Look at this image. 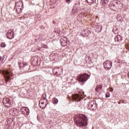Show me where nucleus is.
Returning a JSON list of instances; mask_svg holds the SVG:
<instances>
[{
	"mask_svg": "<svg viewBox=\"0 0 129 129\" xmlns=\"http://www.w3.org/2000/svg\"><path fill=\"white\" fill-rule=\"evenodd\" d=\"M74 122L76 123L78 126H86L87 125V118L84 114L76 116Z\"/></svg>",
	"mask_w": 129,
	"mask_h": 129,
	"instance_id": "obj_1",
	"label": "nucleus"
},
{
	"mask_svg": "<svg viewBox=\"0 0 129 129\" xmlns=\"http://www.w3.org/2000/svg\"><path fill=\"white\" fill-rule=\"evenodd\" d=\"M90 76L89 75L86 73L80 74L77 76V80L81 83H84V82H86L89 79Z\"/></svg>",
	"mask_w": 129,
	"mask_h": 129,
	"instance_id": "obj_2",
	"label": "nucleus"
},
{
	"mask_svg": "<svg viewBox=\"0 0 129 129\" xmlns=\"http://www.w3.org/2000/svg\"><path fill=\"white\" fill-rule=\"evenodd\" d=\"M2 73L3 74L5 81L6 84H9L10 83V79H11V73L8 71H3Z\"/></svg>",
	"mask_w": 129,
	"mask_h": 129,
	"instance_id": "obj_3",
	"label": "nucleus"
},
{
	"mask_svg": "<svg viewBox=\"0 0 129 129\" xmlns=\"http://www.w3.org/2000/svg\"><path fill=\"white\" fill-rule=\"evenodd\" d=\"M18 64L21 70H23L25 72L29 71V69H30V66L26 62L22 63L21 62H19Z\"/></svg>",
	"mask_w": 129,
	"mask_h": 129,
	"instance_id": "obj_4",
	"label": "nucleus"
},
{
	"mask_svg": "<svg viewBox=\"0 0 129 129\" xmlns=\"http://www.w3.org/2000/svg\"><path fill=\"white\" fill-rule=\"evenodd\" d=\"M21 5L20 4V3H16L15 9H16V13L17 14H19L22 13V8H24V4H23V2H22V0L21 1Z\"/></svg>",
	"mask_w": 129,
	"mask_h": 129,
	"instance_id": "obj_5",
	"label": "nucleus"
},
{
	"mask_svg": "<svg viewBox=\"0 0 129 129\" xmlns=\"http://www.w3.org/2000/svg\"><path fill=\"white\" fill-rule=\"evenodd\" d=\"M97 104L95 101H92L88 103L87 108L90 110H94L96 108Z\"/></svg>",
	"mask_w": 129,
	"mask_h": 129,
	"instance_id": "obj_6",
	"label": "nucleus"
},
{
	"mask_svg": "<svg viewBox=\"0 0 129 129\" xmlns=\"http://www.w3.org/2000/svg\"><path fill=\"white\" fill-rule=\"evenodd\" d=\"M103 66L106 70H109L112 66V62L110 60H106L103 63Z\"/></svg>",
	"mask_w": 129,
	"mask_h": 129,
	"instance_id": "obj_7",
	"label": "nucleus"
},
{
	"mask_svg": "<svg viewBox=\"0 0 129 129\" xmlns=\"http://www.w3.org/2000/svg\"><path fill=\"white\" fill-rule=\"evenodd\" d=\"M54 74L56 75V76H59L63 73V70L61 68H55L52 70Z\"/></svg>",
	"mask_w": 129,
	"mask_h": 129,
	"instance_id": "obj_8",
	"label": "nucleus"
},
{
	"mask_svg": "<svg viewBox=\"0 0 129 129\" xmlns=\"http://www.w3.org/2000/svg\"><path fill=\"white\" fill-rule=\"evenodd\" d=\"M3 102L4 105L6 106V107H10L11 106V104L12 103H11V100H10V99L9 98H4L3 100Z\"/></svg>",
	"mask_w": 129,
	"mask_h": 129,
	"instance_id": "obj_9",
	"label": "nucleus"
},
{
	"mask_svg": "<svg viewBox=\"0 0 129 129\" xmlns=\"http://www.w3.org/2000/svg\"><path fill=\"white\" fill-rule=\"evenodd\" d=\"M20 110L22 114H24L25 115H28V114L30 113V110H29V108L26 107H22L20 108Z\"/></svg>",
	"mask_w": 129,
	"mask_h": 129,
	"instance_id": "obj_10",
	"label": "nucleus"
},
{
	"mask_svg": "<svg viewBox=\"0 0 129 129\" xmlns=\"http://www.w3.org/2000/svg\"><path fill=\"white\" fill-rule=\"evenodd\" d=\"M6 36L8 39H9L10 40H12V39H14L15 37L14 36V32H13L12 30H9L8 31V33L6 34Z\"/></svg>",
	"mask_w": 129,
	"mask_h": 129,
	"instance_id": "obj_11",
	"label": "nucleus"
},
{
	"mask_svg": "<svg viewBox=\"0 0 129 129\" xmlns=\"http://www.w3.org/2000/svg\"><path fill=\"white\" fill-rule=\"evenodd\" d=\"M60 45L62 47H65L67 46V38L66 37H63L60 40Z\"/></svg>",
	"mask_w": 129,
	"mask_h": 129,
	"instance_id": "obj_12",
	"label": "nucleus"
},
{
	"mask_svg": "<svg viewBox=\"0 0 129 129\" xmlns=\"http://www.w3.org/2000/svg\"><path fill=\"white\" fill-rule=\"evenodd\" d=\"M113 6L118 9H121L122 8V3L120 1H116L113 3Z\"/></svg>",
	"mask_w": 129,
	"mask_h": 129,
	"instance_id": "obj_13",
	"label": "nucleus"
},
{
	"mask_svg": "<svg viewBox=\"0 0 129 129\" xmlns=\"http://www.w3.org/2000/svg\"><path fill=\"white\" fill-rule=\"evenodd\" d=\"M39 106L42 109H43V108H45L47 106V104H45L44 102V99L40 100Z\"/></svg>",
	"mask_w": 129,
	"mask_h": 129,
	"instance_id": "obj_14",
	"label": "nucleus"
},
{
	"mask_svg": "<svg viewBox=\"0 0 129 129\" xmlns=\"http://www.w3.org/2000/svg\"><path fill=\"white\" fill-rule=\"evenodd\" d=\"M72 98H73V100H74L75 101L78 102L81 100V99H80V96L77 94H73Z\"/></svg>",
	"mask_w": 129,
	"mask_h": 129,
	"instance_id": "obj_15",
	"label": "nucleus"
},
{
	"mask_svg": "<svg viewBox=\"0 0 129 129\" xmlns=\"http://www.w3.org/2000/svg\"><path fill=\"white\" fill-rule=\"evenodd\" d=\"M91 33V31L89 29H85L82 32V34L84 36V37H88V35Z\"/></svg>",
	"mask_w": 129,
	"mask_h": 129,
	"instance_id": "obj_16",
	"label": "nucleus"
},
{
	"mask_svg": "<svg viewBox=\"0 0 129 129\" xmlns=\"http://www.w3.org/2000/svg\"><path fill=\"white\" fill-rule=\"evenodd\" d=\"M78 7V5L77 4H75L73 10H72V14H76V13H77V12H78V9L77 8V7Z\"/></svg>",
	"mask_w": 129,
	"mask_h": 129,
	"instance_id": "obj_17",
	"label": "nucleus"
},
{
	"mask_svg": "<svg viewBox=\"0 0 129 129\" xmlns=\"http://www.w3.org/2000/svg\"><path fill=\"white\" fill-rule=\"evenodd\" d=\"M102 30V26L101 25H98L96 27V30L97 32H101V30Z\"/></svg>",
	"mask_w": 129,
	"mask_h": 129,
	"instance_id": "obj_18",
	"label": "nucleus"
},
{
	"mask_svg": "<svg viewBox=\"0 0 129 129\" xmlns=\"http://www.w3.org/2000/svg\"><path fill=\"white\" fill-rule=\"evenodd\" d=\"M101 4L103 6H106L108 4V0H101Z\"/></svg>",
	"mask_w": 129,
	"mask_h": 129,
	"instance_id": "obj_19",
	"label": "nucleus"
},
{
	"mask_svg": "<svg viewBox=\"0 0 129 129\" xmlns=\"http://www.w3.org/2000/svg\"><path fill=\"white\" fill-rule=\"evenodd\" d=\"M101 88H102V86H101V85H98L95 88L96 91L99 92V91L101 90Z\"/></svg>",
	"mask_w": 129,
	"mask_h": 129,
	"instance_id": "obj_20",
	"label": "nucleus"
},
{
	"mask_svg": "<svg viewBox=\"0 0 129 129\" xmlns=\"http://www.w3.org/2000/svg\"><path fill=\"white\" fill-rule=\"evenodd\" d=\"M116 19L118 22H122V17H121L120 15H118L116 16Z\"/></svg>",
	"mask_w": 129,
	"mask_h": 129,
	"instance_id": "obj_21",
	"label": "nucleus"
},
{
	"mask_svg": "<svg viewBox=\"0 0 129 129\" xmlns=\"http://www.w3.org/2000/svg\"><path fill=\"white\" fill-rule=\"evenodd\" d=\"M87 3L89 4V5H91V4H93L95 0H86Z\"/></svg>",
	"mask_w": 129,
	"mask_h": 129,
	"instance_id": "obj_22",
	"label": "nucleus"
},
{
	"mask_svg": "<svg viewBox=\"0 0 129 129\" xmlns=\"http://www.w3.org/2000/svg\"><path fill=\"white\" fill-rule=\"evenodd\" d=\"M1 47L2 48H6V47H7V44L4 42H2L1 43Z\"/></svg>",
	"mask_w": 129,
	"mask_h": 129,
	"instance_id": "obj_23",
	"label": "nucleus"
},
{
	"mask_svg": "<svg viewBox=\"0 0 129 129\" xmlns=\"http://www.w3.org/2000/svg\"><path fill=\"white\" fill-rule=\"evenodd\" d=\"M52 102L54 104H57L58 103V99H56V98H53V100H52Z\"/></svg>",
	"mask_w": 129,
	"mask_h": 129,
	"instance_id": "obj_24",
	"label": "nucleus"
},
{
	"mask_svg": "<svg viewBox=\"0 0 129 129\" xmlns=\"http://www.w3.org/2000/svg\"><path fill=\"white\" fill-rule=\"evenodd\" d=\"M106 98H108V97H110V93H109V92H107L106 93Z\"/></svg>",
	"mask_w": 129,
	"mask_h": 129,
	"instance_id": "obj_25",
	"label": "nucleus"
},
{
	"mask_svg": "<svg viewBox=\"0 0 129 129\" xmlns=\"http://www.w3.org/2000/svg\"><path fill=\"white\" fill-rule=\"evenodd\" d=\"M46 97H47V96L46 95V94H43L42 95V98H43V100H45Z\"/></svg>",
	"mask_w": 129,
	"mask_h": 129,
	"instance_id": "obj_26",
	"label": "nucleus"
},
{
	"mask_svg": "<svg viewBox=\"0 0 129 129\" xmlns=\"http://www.w3.org/2000/svg\"><path fill=\"white\" fill-rule=\"evenodd\" d=\"M36 62L35 65H38V59H36V60H33L32 61V63L34 64Z\"/></svg>",
	"mask_w": 129,
	"mask_h": 129,
	"instance_id": "obj_27",
	"label": "nucleus"
},
{
	"mask_svg": "<svg viewBox=\"0 0 129 129\" xmlns=\"http://www.w3.org/2000/svg\"><path fill=\"white\" fill-rule=\"evenodd\" d=\"M119 39H118V37H115V42H118Z\"/></svg>",
	"mask_w": 129,
	"mask_h": 129,
	"instance_id": "obj_28",
	"label": "nucleus"
},
{
	"mask_svg": "<svg viewBox=\"0 0 129 129\" xmlns=\"http://www.w3.org/2000/svg\"><path fill=\"white\" fill-rule=\"evenodd\" d=\"M71 0H66V3H67V4H70V2Z\"/></svg>",
	"mask_w": 129,
	"mask_h": 129,
	"instance_id": "obj_29",
	"label": "nucleus"
},
{
	"mask_svg": "<svg viewBox=\"0 0 129 129\" xmlns=\"http://www.w3.org/2000/svg\"><path fill=\"white\" fill-rule=\"evenodd\" d=\"M110 91H111V92L113 91V89H112V88H110Z\"/></svg>",
	"mask_w": 129,
	"mask_h": 129,
	"instance_id": "obj_30",
	"label": "nucleus"
},
{
	"mask_svg": "<svg viewBox=\"0 0 129 129\" xmlns=\"http://www.w3.org/2000/svg\"><path fill=\"white\" fill-rule=\"evenodd\" d=\"M37 119L38 120H40V118L39 117V116H37Z\"/></svg>",
	"mask_w": 129,
	"mask_h": 129,
	"instance_id": "obj_31",
	"label": "nucleus"
},
{
	"mask_svg": "<svg viewBox=\"0 0 129 129\" xmlns=\"http://www.w3.org/2000/svg\"><path fill=\"white\" fill-rule=\"evenodd\" d=\"M2 56H0V62H1V61H2Z\"/></svg>",
	"mask_w": 129,
	"mask_h": 129,
	"instance_id": "obj_32",
	"label": "nucleus"
},
{
	"mask_svg": "<svg viewBox=\"0 0 129 129\" xmlns=\"http://www.w3.org/2000/svg\"><path fill=\"white\" fill-rule=\"evenodd\" d=\"M53 24H55V21H53Z\"/></svg>",
	"mask_w": 129,
	"mask_h": 129,
	"instance_id": "obj_33",
	"label": "nucleus"
},
{
	"mask_svg": "<svg viewBox=\"0 0 129 129\" xmlns=\"http://www.w3.org/2000/svg\"><path fill=\"white\" fill-rule=\"evenodd\" d=\"M42 28H43V29H44V26H42Z\"/></svg>",
	"mask_w": 129,
	"mask_h": 129,
	"instance_id": "obj_34",
	"label": "nucleus"
},
{
	"mask_svg": "<svg viewBox=\"0 0 129 129\" xmlns=\"http://www.w3.org/2000/svg\"><path fill=\"white\" fill-rule=\"evenodd\" d=\"M42 28H43V29H44V26H42Z\"/></svg>",
	"mask_w": 129,
	"mask_h": 129,
	"instance_id": "obj_35",
	"label": "nucleus"
},
{
	"mask_svg": "<svg viewBox=\"0 0 129 129\" xmlns=\"http://www.w3.org/2000/svg\"><path fill=\"white\" fill-rule=\"evenodd\" d=\"M55 33H57V32L55 31Z\"/></svg>",
	"mask_w": 129,
	"mask_h": 129,
	"instance_id": "obj_36",
	"label": "nucleus"
}]
</instances>
